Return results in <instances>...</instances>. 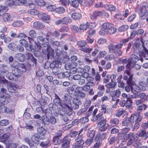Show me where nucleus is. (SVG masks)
Listing matches in <instances>:
<instances>
[{"instance_id":"nucleus-31","label":"nucleus","mask_w":148,"mask_h":148,"mask_svg":"<svg viewBox=\"0 0 148 148\" xmlns=\"http://www.w3.org/2000/svg\"><path fill=\"white\" fill-rule=\"evenodd\" d=\"M121 97L124 99H126V102H129L130 103H132V101L131 100L130 97L128 95L125 93H123L121 95Z\"/></svg>"},{"instance_id":"nucleus-28","label":"nucleus","mask_w":148,"mask_h":148,"mask_svg":"<svg viewBox=\"0 0 148 148\" xmlns=\"http://www.w3.org/2000/svg\"><path fill=\"white\" fill-rule=\"evenodd\" d=\"M143 119H138L135 122V124L133 128V131H136L138 128L140 126V123L142 121Z\"/></svg>"},{"instance_id":"nucleus-26","label":"nucleus","mask_w":148,"mask_h":148,"mask_svg":"<svg viewBox=\"0 0 148 148\" xmlns=\"http://www.w3.org/2000/svg\"><path fill=\"white\" fill-rule=\"evenodd\" d=\"M49 99L48 97H46L44 99L42 98L39 101L40 104L42 106H45L47 102H49Z\"/></svg>"},{"instance_id":"nucleus-46","label":"nucleus","mask_w":148,"mask_h":148,"mask_svg":"<svg viewBox=\"0 0 148 148\" xmlns=\"http://www.w3.org/2000/svg\"><path fill=\"white\" fill-rule=\"evenodd\" d=\"M71 2L70 1L71 5L75 8L77 7L79 3V1H71Z\"/></svg>"},{"instance_id":"nucleus-40","label":"nucleus","mask_w":148,"mask_h":148,"mask_svg":"<svg viewBox=\"0 0 148 148\" xmlns=\"http://www.w3.org/2000/svg\"><path fill=\"white\" fill-rule=\"evenodd\" d=\"M86 44L85 40H82L78 41L77 42V45L79 47V49L81 50V47L83 48Z\"/></svg>"},{"instance_id":"nucleus-52","label":"nucleus","mask_w":148,"mask_h":148,"mask_svg":"<svg viewBox=\"0 0 148 148\" xmlns=\"http://www.w3.org/2000/svg\"><path fill=\"white\" fill-rule=\"evenodd\" d=\"M129 28V26L127 25L121 26L118 28V30L120 32H124L127 30Z\"/></svg>"},{"instance_id":"nucleus-5","label":"nucleus","mask_w":148,"mask_h":148,"mask_svg":"<svg viewBox=\"0 0 148 148\" xmlns=\"http://www.w3.org/2000/svg\"><path fill=\"white\" fill-rule=\"evenodd\" d=\"M26 1H6L5 4L7 6H11L15 5H21L23 4L25 5Z\"/></svg>"},{"instance_id":"nucleus-21","label":"nucleus","mask_w":148,"mask_h":148,"mask_svg":"<svg viewBox=\"0 0 148 148\" xmlns=\"http://www.w3.org/2000/svg\"><path fill=\"white\" fill-rule=\"evenodd\" d=\"M38 17L41 20L44 21L49 20L50 18V16L44 13H40L38 14Z\"/></svg>"},{"instance_id":"nucleus-14","label":"nucleus","mask_w":148,"mask_h":148,"mask_svg":"<svg viewBox=\"0 0 148 148\" xmlns=\"http://www.w3.org/2000/svg\"><path fill=\"white\" fill-rule=\"evenodd\" d=\"M53 102L54 103L57 104L61 107L64 105L62 100L60 99L59 96L56 94H55V98L53 99Z\"/></svg>"},{"instance_id":"nucleus-17","label":"nucleus","mask_w":148,"mask_h":148,"mask_svg":"<svg viewBox=\"0 0 148 148\" xmlns=\"http://www.w3.org/2000/svg\"><path fill=\"white\" fill-rule=\"evenodd\" d=\"M44 138H41L40 136H39L37 134L33 135L31 138L32 140L35 144H38L39 141V139H42Z\"/></svg>"},{"instance_id":"nucleus-11","label":"nucleus","mask_w":148,"mask_h":148,"mask_svg":"<svg viewBox=\"0 0 148 148\" xmlns=\"http://www.w3.org/2000/svg\"><path fill=\"white\" fill-rule=\"evenodd\" d=\"M14 57L18 61L21 62H24L25 59V55L23 54L20 53L16 54L15 55Z\"/></svg>"},{"instance_id":"nucleus-2","label":"nucleus","mask_w":148,"mask_h":148,"mask_svg":"<svg viewBox=\"0 0 148 148\" xmlns=\"http://www.w3.org/2000/svg\"><path fill=\"white\" fill-rule=\"evenodd\" d=\"M126 73V75H123V79L126 81L127 84V86L125 87V90L129 92L131 90H133V86L135 85V83L133 80V74L131 73L129 70H127Z\"/></svg>"},{"instance_id":"nucleus-27","label":"nucleus","mask_w":148,"mask_h":148,"mask_svg":"<svg viewBox=\"0 0 148 148\" xmlns=\"http://www.w3.org/2000/svg\"><path fill=\"white\" fill-rule=\"evenodd\" d=\"M9 71L8 67L6 65L1 64L0 66V71L5 74Z\"/></svg>"},{"instance_id":"nucleus-9","label":"nucleus","mask_w":148,"mask_h":148,"mask_svg":"<svg viewBox=\"0 0 148 148\" xmlns=\"http://www.w3.org/2000/svg\"><path fill=\"white\" fill-rule=\"evenodd\" d=\"M62 108L65 110V114L69 116H71L73 114V109L71 105H63Z\"/></svg>"},{"instance_id":"nucleus-49","label":"nucleus","mask_w":148,"mask_h":148,"mask_svg":"<svg viewBox=\"0 0 148 148\" xmlns=\"http://www.w3.org/2000/svg\"><path fill=\"white\" fill-rule=\"evenodd\" d=\"M139 97H140L142 100H144V101H146L147 99L148 95L144 93H143L139 94Z\"/></svg>"},{"instance_id":"nucleus-44","label":"nucleus","mask_w":148,"mask_h":148,"mask_svg":"<svg viewBox=\"0 0 148 148\" xmlns=\"http://www.w3.org/2000/svg\"><path fill=\"white\" fill-rule=\"evenodd\" d=\"M28 12L29 14L33 15H38L40 13L37 10L34 9L29 10H28Z\"/></svg>"},{"instance_id":"nucleus-36","label":"nucleus","mask_w":148,"mask_h":148,"mask_svg":"<svg viewBox=\"0 0 148 148\" xmlns=\"http://www.w3.org/2000/svg\"><path fill=\"white\" fill-rule=\"evenodd\" d=\"M12 73H13L14 75L17 77H20L22 74L17 69H13L12 71Z\"/></svg>"},{"instance_id":"nucleus-35","label":"nucleus","mask_w":148,"mask_h":148,"mask_svg":"<svg viewBox=\"0 0 148 148\" xmlns=\"http://www.w3.org/2000/svg\"><path fill=\"white\" fill-rule=\"evenodd\" d=\"M17 46L14 43H11L9 45L8 47L11 50L15 51L18 50Z\"/></svg>"},{"instance_id":"nucleus-13","label":"nucleus","mask_w":148,"mask_h":148,"mask_svg":"<svg viewBox=\"0 0 148 148\" xmlns=\"http://www.w3.org/2000/svg\"><path fill=\"white\" fill-rule=\"evenodd\" d=\"M50 46L49 45V43L48 42L42 43V46L41 47L42 51L43 54L44 55H46V50Z\"/></svg>"},{"instance_id":"nucleus-64","label":"nucleus","mask_w":148,"mask_h":148,"mask_svg":"<svg viewBox=\"0 0 148 148\" xmlns=\"http://www.w3.org/2000/svg\"><path fill=\"white\" fill-rule=\"evenodd\" d=\"M13 73L8 72L6 75V78L9 80H14L13 77Z\"/></svg>"},{"instance_id":"nucleus-19","label":"nucleus","mask_w":148,"mask_h":148,"mask_svg":"<svg viewBox=\"0 0 148 148\" xmlns=\"http://www.w3.org/2000/svg\"><path fill=\"white\" fill-rule=\"evenodd\" d=\"M70 75V73L69 72L65 71L59 73L58 77L59 78L62 79L64 78L68 77Z\"/></svg>"},{"instance_id":"nucleus-23","label":"nucleus","mask_w":148,"mask_h":148,"mask_svg":"<svg viewBox=\"0 0 148 148\" xmlns=\"http://www.w3.org/2000/svg\"><path fill=\"white\" fill-rule=\"evenodd\" d=\"M103 12L102 11H95L91 16V18L93 19L95 18L97 16H101Z\"/></svg>"},{"instance_id":"nucleus-16","label":"nucleus","mask_w":148,"mask_h":148,"mask_svg":"<svg viewBox=\"0 0 148 148\" xmlns=\"http://www.w3.org/2000/svg\"><path fill=\"white\" fill-rule=\"evenodd\" d=\"M103 120H106L104 119L103 117L102 114L101 113H99L96 116L92 117L91 119V120L92 121H97V122L100 121L99 122H101Z\"/></svg>"},{"instance_id":"nucleus-47","label":"nucleus","mask_w":148,"mask_h":148,"mask_svg":"<svg viewBox=\"0 0 148 148\" xmlns=\"http://www.w3.org/2000/svg\"><path fill=\"white\" fill-rule=\"evenodd\" d=\"M114 56L113 54H110L106 55L104 58V59L106 61L111 60L114 59Z\"/></svg>"},{"instance_id":"nucleus-29","label":"nucleus","mask_w":148,"mask_h":148,"mask_svg":"<svg viewBox=\"0 0 148 148\" xmlns=\"http://www.w3.org/2000/svg\"><path fill=\"white\" fill-rule=\"evenodd\" d=\"M50 142V140L49 139H47L45 141L41 142L40 145L44 148H47L49 147Z\"/></svg>"},{"instance_id":"nucleus-53","label":"nucleus","mask_w":148,"mask_h":148,"mask_svg":"<svg viewBox=\"0 0 148 148\" xmlns=\"http://www.w3.org/2000/svg\"><path fill=\"white\" fill-rule=\"evenodd\" d=\"M56 12L58 14H62L64 13L65 10L64 8L62 7H59L57 8H56Z\"/></svg>"},{"instance_id":"nucleus-58","label":"nucleus","mask_w":148,"mask_h":148,"mask_svg":"<svg viewBox=\"0 0 148 148\" xmlns=\"http://www.w3.org/2000/svg\"><path fill=\"white\" fill-rule=\"evenodd\" d=\"M121 91L119 89L114 90L113 92V95L114 97H119L120 95Z\"/></svg>"},{"instance_id":"nucleus-55","label":"nucleus","mask_w":148,"mask_h":148,"mask_svg":"<svg viewBox=\"0 0 148 148\" xmlns=\"http://www.w3.org/2000/svg\"><path fill=\"white\" fill-rule=\"evenodd\" d=\"M49 108H51L53 110H54L58 108V106L56 103H51L49 105Z\"/></svg>"},{"instance_id":"nucleus-54","label":"nucleus","mask_w":148,"mask_h":148,"mask_svg":"<svg viewBox=\"0 0 148 148\" xmlns=\"http://www.w3.org/2000/svg\"><path fill=\"white\" fill-rule=\"evenodd\" d=\"M97 138L95 139V140L96 141V143L94 144L93 148H99L101 145V143L100 142V140Z\"/></svg>"},{"instance_id":"nucleus-39","label":"nucleus","mask_w":148,"mask_h":148,"mask_svg":"<svg viewBox=\"0 0 148 148\" xmlns=\"http://www.w3.org/2000/svg\"><path fill=\"white\" fill-rule=\"evenodd\" d=\"M119 120L118 119L116 118L111 119L110 122L111 125H117L119 124Z\"/></svg>"},{"instance_id":"nucleus-57","label":"nucleus","mask_w":148,"mask_h":148,"mask_svg":"<svg viewBox=\"0 0 148 148\" xmlns=\"http://www.w3.org/2000/svg\"><path fill=\"white\" fill-rule=\"evenodd\" d=\"M95 131L93 130H91L87 134V136L89 138H93L94 137Z\"/></svg>"},{"instance_id":"nucleus-8","label":"nucleus","mask_w":148,"mask_h":148,"mask_svg":"<svg viewBox=\"0 0 148 148\" xmlns=\"http://www.w3.org/2000/svg\"><path fill=\"white\" fill-rule=\"evenodd\" d=\"M72 97L71 95L68 94H66L64 95V105H71Z\"/></svg>"},{"instance_id":"nucleus-10","label":"nucleus","mask_w":148,"mask_h":148,"mask_svg":"<svg viewBox=\"0 0 148 148\" xmlns=\"http://www.w3.org/2000/svg\"><path fill=\"white\" fill-rule=\"evenodd\" d=\"M42 119L40 120V122L42 126L45 127V124H49V119L46 115L42 116L41 117Z\"/></svg>"},{"instance_id":"nucleus-43","label":"nucleus","mask_w":148,"mask_h":148,"mask_svg":"<svg viewBox=\"0 0 148 148\" xmlns=\"http://www.w3.org/2000/svg\"><path fill=\"white\" fill-rule=\"evenodd\" d=\"M11 112V111L9 108L3 106H1V112L10 113Z\"/></svg>"},{"instance_id":"nucleus-41","label":"nucleus","mask_w":148,"mask_h":148,"mask_svg":"<svg viewBox=\"0 0 148 148\" xmlns=\"http://www.w3.org/2000/svg\"><path fill=\"white\" fill-rule=\"evenodd\" d=\"M148 107L144 103L142 104V105L139 106L137 108V110L138 111L141 112V111L143 110H145Z\"/></svg>"},{"instance_id":"nucleus-42","label":"nucleus","mask_w":148,"mask_h":148,"mask_svg":"<svg viewBox=\"0 0 148 148\" xmlns=\"http://www.w3.org/2000/svg\"><path fill=\"white\" fill-rule=\"evenodd\" d=\"M89 24L88 22H86V24L82 23L79 26V30H86L88 27V25Z\"/></svg>"},{"instance_id":"nucleus-45","label":"nucleus","mask_w":148,"mask_h":148,"mask_svg":"<svg viewBox=\"0 0 148 148\" xmlns=\"http://www.w3.org/2000/svg\"><path fill=\"white\" fill-rule=\"evenodd\" d=\"M147 13L145 6H143L140 10V16L141 17L145 16Z\"/></svg>"},{"instance_id":"nucleus-6","label":"nucleus","mask_w":148,"mask_h":148,"mask_svg":"<svg viewBox=\"0 0 148 148\" xmlns=\"http://www.w3.org/2000/svg\"><path fill=\"white\" fill-rule=\"evenodd\" d=\"M128 118L131 123L134 122L135 120L136 121L138 119H143V116L140 115V113L138 112L137 113V115L135 114H132L130 117Z\"/></svg>"},{"instance_id":"nucleus-20","label":"nucleus","mask_w":148,"mask_h":148,"mask_svg":"<svg viewBox=\"0 0 148 148\" xmlns=\"http://www.w3.org/2000/svg\"><path fill=\"white\" fill-rule=\"evenodd\" d=\"M130 58V60L135 62H137L140 60L141 62H142L143 60L142 58H140L134 54L131 55Z\"/></svg>"},{"instance_id":"nucleus-38","label":"nucleus","mask_w":148,"mask_h":148,"mask_svg":"<svg viewBox=\"0 0 148 148\" xmlns=\"http://www.w3.org/2000/svg\"><path fill=\"white\" fill-rule=\"evenodd\" d=\"M39 127L37 129L38 132L39 133L40 136L41 135L44 136L46 133V131L45 129L42 127Z\"/></svg>"},{"instance_id":"nucleus-24","label":"nucleus","mask_w":148,"mask_h":148,"mask_svg":"<svg viewBox=\"0 0 148 148\" xmlns=\"http://www.w3.org/2000/svg\"><path fill=\"white\" fill-rule=\"evenodd\" d=\"M17 69L22 74L25 73L26 70L25 65L23 63L20 64Z\"/></svg>"},{"instance_id":"nucleus-12","label":"nucleus","mask_w":148,"mask_h":148,"mask_svg":"<svg viewBox=\"0 0 148 148\" xmlns=\"http://www.w3.org/2000/svg\"><path fill=\"white\" fill-rule=\"evenodd\" d=\"M19 86L14 83L10 84V86L8 88V90L11 93L14 92L16 89L18 88Z\"/></svg>"},{"instance_id":"nucleus-15","label":"nucleus","mask_w":148,"mask_h":148,"mask_svg":"<svg viewBox=\"0 0 148 148\" xmlns=\"http://www.w3.org/2000/svg\"><path fill=\"white\" fill-rule=\"evenodd\" d=\"M34 27L37 29H41L44 28L45 25L42 22L40 21H36L33 23Z\"/></svg>"},{"instance_id":"nucleus-56","label":"nucleus","mask_w":148,"mask_h":148,"mask_svg":"<svg viewBox=\"0 0 148 148\" xmlns=\"http://www.w3.org/2000/svg\"><path fill=\"white\" fill-rule=\"evenodd\" d=\"M25 47L26 50L29 52H32L33 50L32 45L31 44H29L28 43Z\"/></svg>"},{"instance_id":"nucleus-22","label":"nucleus","mask_w":148,"mask_h":148,"mask_svg":"<svg viewBox=\"0 0 148 148\" xmlns=\"http://www.w3.org/2000/svg\"><path fill=\"white\" fill-rule=\"evenodd\" d=\"M8 136L6 134H4L0 137V142H1L5 144L8 143Z\"/></svg>"},{"instance_id":"nucleus-7","label":"nucleus","mask_w":148,"mask_h":148,"mask_svg":"<svg viewBox=\"0 0 148 148\" xmlns=\"http://www.w3.org/2000/svg\"><path fill=\"white\" fill-rule=\"evenodd\" d=\"M106 120H103L101 122H99V124L101 125L99 130L101 132L106 131L109 125L106 123Z\"/></svg>"},{"instance_id":"nucleus-62","label":"nucleus","mask_w":148,"mask_h":148,"mask_svg":"<svg viewBox=\"0 0 148 148\" xmlns=\"http://www.w3.org/2000/svg\"><path fill=\"white\" fill-rule=\"evenodd\" d=\"M94 51L92 52L91 55L92 56H96L97 53L99 51V47L96 46L94 47Z\"/></svg>"},{"instance_id":"nucleus-63","label":"nucleus","mask_w":148,"mask_h":148,"mask_svg":"<svg viewBox=\"0 0 148 148\" xmlns=\"http://www.w3.org/2000/svg\"><path fill=\"white\" fill-rule=\"evenodd\" d=\"M29 36L32 38H35L36 36V32L33 29L29 31Z\"/></svg>"},{"instance_id":"nucleus-33","label":"nucleus","mask_w":148,"mask_h":148,"mask_svg":"<svg viewBox=\"0 0 148 148\" xmlns=\"http://www.w3.org/2000/svg\"><path fill=\"white\" fill-rule=\"evenodd\" d=\"M136 63L130 60L126 65V68L128 69H127L126 71L127 70H129V71H130V70L131 69L134 68Z\"/></svg>"},{"instance_id":"nucleus-3","label":"nucleus","mask_w":148,"mask_h":148,"mask_svg":"<svg viewBox=\"0 0 148 148\" xmlns=\"http://www.w3.org/2000/svg\"><path fill=\"white\" fill-rule=\"evenodd\" d=\"M140 41L142 44H141L140 43L138 42H136L134 44L135 47L138 50L139 52L143 51L145 49L147 48V45H148V41H144V42H146V44L145 45V43L143 41V37H141L140 38Z\"/></svg>"},{"instance_id":"nucleus-37","label":"nucleus","mask_w":148,"mask_h":148,"mask_svg":"<svg viewBox=\"0 0 148 148\" xmlns=\"http://www.w3.org/2000/svg\"><path fill=\"white\" fill-rule=\"evenodd\" d=\"M116 85V82L112 81V82H111L110 83L107 84L106 86L108 88H111L112 89H114Z\"/></svg>"},{"instance_id":"nucleus-48","label":"nucleus","mask_w":148,"mask_h":148,"mask_svg":"<svg viewBox=\"0 0 148 148\" xmlns=\"http://www.w3.org/2000/svg\"><path fill=\"white\" fill-rule=\"evenodd\" d=\"M107 54V52L106 51L103 50L99 51V53L97 56L98 58H101L104 57Z\"/></svg>"},{"instance_id":"nucleus-59","label":"nucleus","mask_w":148,"mask_h":148,"mask_svg":"<svg viewBox=\"0 0 148 148\" xmlns=\"http://www.w3.org/2000/svg\"><path fill=\"white\" fill-rule=\"evenodd\" d=\"M35 3L40 6L43 7L46 5L44 1H35Z\"/></svg>"},{"instance_id":"nucleus-1","label":"nucleus","mask_w":148,"mask_h":148,"mask_svg":"<svg viewBox=\"0 0 148 148\" xmlns=\"http://www.w3.org/2000/svg\"><path fill=\"white\" fill-rule=\"evenodd\" d=\"M116 31V29L114 27V25L108 22L105 23L102 25V28L100 31L99 33L100 35H104L108 34H111L115 33Z\"/></svg>"},{"instance_id":"nucleus-30","label":"nucleus","mask_w":148,"mask_h":148,"mask_svg":"<svg viewBox=\"0 0 148 148\" xmlns=\"http://www.w3.org/2000/svg\"><path fill=\"white\" fill-rule=\"evenodd\" d=\"M46 55L49 59L51 56H52L54 52V50L50 47L46 50Z\"/></svg>"},{"instance_id":"nucleus-4","label":"nucleus","mask_w":148,"mask_h":148,"mask_svg":"<svg viewBox=\"0 0 148 148\" xmlns=\"http://www.w3.org/2000/svg\"><path fill=\"white\" fill-rule=\"evenodd\" d=\"M7 7L0 6V16L3 14V18L5 21H8L10 20V14L8 13H5L8 9Z\"/></svg>"},{"instance_id":"nucleus-51","label":"nucleus","mask_w":148,"mask_h":148,"mask_svg":"<svg viewBox=\"0 0 148 148\" xmlns=\"http://www.w3.org/2000/svg\"><path fill=\"white\" fill-rule=\"evenodd\" d=\"M76 92L77 93V95L80 98H84L86 96V95L85 93L81 91H80L77 89L76 90Z\"/></svg>"},{"instance_id":"nucleus-25","label":"nucleus","mask_w":148,"mask_h":148,"mask_svg":"<svg viewBox=\"0 0 148 148\" xmlns=\"http://www.w3.org/2000/svg\"><path fill=\"white\" fill-rule=\"evenodd\" d=\"M82 15L77 12L73 13L71 16V18L74 20H79L82 18Z\"/></svg>"},{"instance_id":"nucleus-34","label":"nucleus","mask_w":148,"mask_h":148,"mask_svg":"<svg viewBox=\"0 0 148 148\" xmlns=\"http://www.w3.org/2000/svg\"><path fill=\"white\" fill-rule=\"evenodd\" d=\"M77 85H74L71 87H69L67 89V92L69 93V95H71L74 94L75 92V88H77Z\"/></svg>"},{"instance_id":"nucleus-50","label":"nucleus","mask_w":148,"mask_h":148,"mask_svg":"<svg viewBox=\"0 0 148 148\" xmlns=\"http://www.w3.org/2000/svg\"><path fill=\"white\" fill-rule=\"evenodd\" d=\"M23 25L22 21H17L14 22L12 24L14 27H20Z\"/></svg>"},{"instance_id":"nucleus-18","label":"nucleus","mask_w":148,"mask_h":148,"mask_svg":"<svg viewBox=\"0 0 148 148\" xmlns=\"http://www.w3.org/2000/svg\"><path fill=\"white\" fill-rule=\"evenodd\" d=\"M122 125L127 127H131L132 126V124L129 119L128 117H126L124 118L122 122Z\"/></svg>"},{"instance_id":"nucleus-60","label":"nucleus","mask_w":148,"mask_h":148,"mask_svg":"<svg viewBox=\"0 0 148 148\" xmlns=\"http://www.w3.org/2000/svg\"><path fill=\"white\" fill-rule=\"evenodd\" d=\"M20 63L17 61H14L12 63H11L10 64L11 66L12 67L14 68V69H17Z\"/></svg>"},{"instance_id":"nucleus-61","label":"nucleus","mask_w":148,"mask_h":148,"mask_svg":"<svg viewBox=\"0 0 148 148\" xmlns=\"http://www.w3.org/2000/svg\"><path fill=\"white\" fill-rule=\"evenodd\" d=\"M139 85L140 88L143 90H145L146 89V88L147 86L146 83L144 81H141L139 83Z\"/></svg>"},{"instance_id":"nucleus-32","label":"nucleus","mask_w":148,"mask_h":148,"mask_svg":"<svg viewBox=\"0 0 148 148\" xmlns=\"http://www.w3.org/2000/svg\"><path fill=\"white\" fill-rule=\"evenodd\" d=\"M71 140L69 138H68L63 141V143L62 145L63 148H68L69 147V144Z\"/></svg>"}]
</instances>
